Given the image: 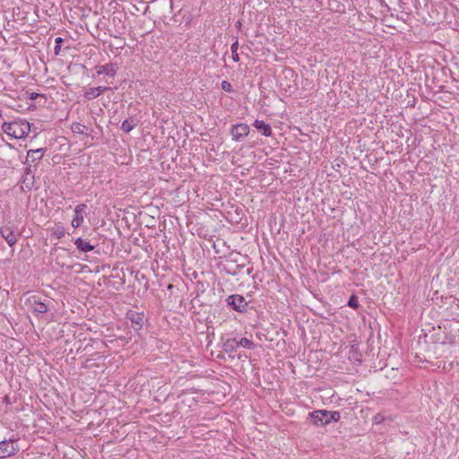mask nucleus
<instances>
[{
	"mask_svg": "<svg viewBox=\"0 0 459 459\" xmlns=\"http://www.w3.org/2000/svg\"><path fill=\"white\" fill-rule=\"evenodd\" d=\"M1 129L14 139H23L30 132V124L25 119H15L12 122L3 123Z\"/></svg>",
	"mask_w": 459,
	"mask_h": 459,
	"instance_id": "obj_1",
	"label": "nucleus"
},
{
	"mask_svg": "<svg viewBox=\"0 0 459 459\" xmlns=\"http://www.w3.org/2000/svg\"><path fill=\"white\" fill-rule=\"evenodd\" d=\"M46 299H42L39 295L30 296L26 299L27 307L35 315L46 314L48 311V304Z\"/></svg>",
	"mask_w": 459,
	"mask_h": 459,
	"instance_id": "obj_2",
	"label": "nucleus"
},
{
	"mask_svg": "<svg viewBox=\"0 0 459 459\" xmlns=\"http://www.w3.org/2000/svg\"><path fill=\"white\" fill-rule=\"evenodd\" d=\"M19 451L17 441L13 439L0 442V458H6L15 455Z\"/></svg>",
	"mask_w": 459,
	"mask_h": 459,
	"instance_id": "obj_3",
	"label": "nucleus"
},
{
	"mask_svg": "<svg viewBox=\"0 0 459 459\" xmlns=\"http://www.w3.org/2000/svg\"><path fill=\"white\" fill-rule=\"evenodd\" d=\"M313 424L316 426H325L329 424L328 411H315L309 414Z\"/></svg>",
	"mask_w": 459,
	"mask_h": 459,
	"instance_id": "obj_4",
	"label": "nucleus"
},
{
	"mask_svg": "<svg viewBox=\"0 0 459 459\" xmlns=\"http://www.w3.org/2000/svg\"><path fill=\"white\" fill-rule=\"evenodd\" d=\"M86 210L87 205L85 204H81L74 208V216L72 221V226L74 228H79L82 224Z\"/></svg>",
	"mask_w": 459,
	"mask_h": 459,
	"instance_id": "obj_5",
	"label": "nucleus"
},
{
	"mask_svg": "<svg viewBox=\"0 0 459 459\" xmlns=\"http://www.w3.org/2000/svg\"><path fill=\"white\" fill-rule=\"evenodd\" d=\"M249 133V127L247 124H238L231 127L230 134L234 141H240Z\"/></svg>",
	"mask_w": 459,
	"mask_h": 459,
	"instance_id": "obj_6",
	"label": "nucleus"
},
{
	"mask_svg": "<svg viewBox=\"0 0 459 459\" xmlns=\"http://www.w3.org/2000/svg\"><path fill=\"white\" fill-rule=\"evenodd\" d=\"M228 304L239 312L244 311L247 305L244 297L240 295H230L228 298Z\"/></svg>",
	"mask_w": 459,
	"mask_h": 459,
	"instance_id": "obj_7",
	"label": "nucleus"
},
{
	"mask_svg": "<svg viewBox=\"0 0 459 459\" xmlns=\"http://www.w3.org/2000/svg\"><path fill=\"white\" fill-rule=\"evenodd\" d=\"M127 318L131 321L132 326L135 331H139L142 329L144 324L143 314L131 311L127 314Z\"/></svg>",
	"mask_w": 459,
	"mask_h": 459,
	"instance_id": "obj_8",
	"label": "nucleus"
},
{
	"mask_svg": "<svg viewBox=\"0 0 459 459\" xmlns=\"http://www.w3.org/2000/svg\"><path fill=\"white\" fill-rule=\"evenodd\" d=\"M117 70V65L112 63L96 66V72L98 74H106L109 77H115Z\"/></svg>",
	"mask_w": 459,
	"mask_h": 459,
	"instance_id": "obj_9",
	"label": "nucleus"
},
{
	"mask_svg": "<svg viewBox=\"0 0 459 459\" xmlns=\"http://www.w3.org/2000/svg\"><path fill=\"white\" fill-rule=\"evenodd\" d=\"M0 233H1V236L6 240V242L8 243V245L10 247L13 246L16 243V241H17L16 235L14 234L13 230L10 227H2L0 229Z\"/></svg>",
	"mask_w": 459,
	"mask_h": 459,
	"instance_id": "obj_10",
	"label": "nucleus"
},
{
	"mask_svg": "<svg viewBox=\"0 0 459 459\" xmlns=\"http://www.w3.org/2000/svg\"><path fill=\"white\" fill-rule=\"evenodd\" d=\"M109 88L107 87V86H99V87H95V88H90L89 90H87L84 93V97L85 99L87 100H93L95 98H97L98 96H100L101 93L108 91Z\"/></svg>",
	"mask_w": 459,
	"mask_h": 459,
	"instance_id": "obj_11",
	"label": "nucleus"
},
{
	"mask_svg": "<svg viewBox=\"0 0 459 459\" xmlns=\"http://www.w3.org/2000/svg\"><path fill=\"white\" fill-rule=\"evenodd\" d=\"M253 126L261 131L264 136H270L272 134V128L270 125L266 124L263 120H255Z\"/></svg>",
	"mask_w": 459,
	"mask_h": 459,
	"instance_id": "obj_12",
	"label": "nucleus"
},
{
	"mask_svg": "<svg viewBox=\"0 0 459 459\" xmlns=\"http://www.w3.org/2000/svg\"><path fill=\"white\" fill-rule=\"evenodd\" d=\"M74 245L76 246V247L82 251V252H89V251H91L94 249V246H92L91 244H90L89 242L87 241H84L83 239H82L81 238H78L75 241H74Z\"/></svg>",
	"mask_w": 459,
	"mask_h": 459,
	"instance_id": "obj_13",
	"label": "nucleus"
},
{
	"mask_svg": "<svg viewBox=\"0 0 459 459\" xmlns=\"http://www.w3.org/2000/svg\"><path fill=\"white\" fill-rule=\"evenodd\" d=\"M44 153L43 149L30 150L27 153V161L30 160L32 162L41 160Z\"/></svg>",
	"mask_w": 459,
	"mask_h": 459,
	"instance_id": "obj_14",
	"label": "nucleus"
},
{
	"mask_svg": "<svg viewBox=\"0 0 459 459\" xmlns=\"http://www.w3.org/2000/svg\"><path fill=\"white\" fill-rule=\"evenodd\" d=\"M238 347V340L236 338H230L224 342L223 350L226 352H232Z\"/></svg>",
	"mask_w": 459,
	"mask_h": 459,
	"instance_id": "obj_15",
	"label": "nucleus"
},
{
	"mask_svg": "<svg viewBox=\"0 0 459 459\" xmlns=\"http://www.w3.org/2000/svg\"><path fill=\"white\" fill-rule=\"evenodd\" d=\"M136 126V123L133 119H126L123 121L121 129L126 133L130 132Z\"/></svg>",
	"mask_w": 459,
	"mask_h": 459,
	"instance_id": "obj_16",
	"label": "nucleus"
},
{
	"mask_svg": "<svg viewBox=\"0 0 459 459\" xmlns=\"http://www.w3.org/2000/svg\"><path fill=\"white\" fill-rule=\"evenodd\" d=\"M85 126L80 123H73L71 126V130L74 134H84Z\"/></svg>",
	"mask_w": 459,
	"mask_h": 459,
	"instance_id": "obj_17",
	"label": "nucleus"
},
{
	"mask_svg": "<svg viewBox=\"0 0 459 459\" xmlns=\"http://www.w3.org/2000/svg\"><path fill=\"white\" fill-rule=\"evenodd\" d=\"M238 347H244L247 349H253L255 347V343L247 339V338H241L239 341H238Z\"/></svg>",
	"mask_w": 459,
	"mask_h": 459,
	"instance_id": "obj_18",
	"label": "nucleus"
},
{
	"mask_svg": "<svg viewBox=\"0 0 459 459\" xmlns=\"http://www.w3.org/2000/svg\"><path fill=\"white\" fill-rule=\"evenodd\" d=\"M329 423L331 421H338L340 419V413L338 411H328Z\"/></svg>",
	"mask_w": 459,
	"mask_h": 459,
	"instance_id": "obj_19",
	"label": "nucleus"
},
{
	"mask_svg": "<svg viewBox=\"0 0 459 459\" xmlns=\"http://www.w3.org/2000/svg\"><path fill=\"white\" fill-rule=\"evenodd\" d=\"M348 306L353 308H357L359 307L358 299L354 295L351 296L348 301Z\"/></svg>",
	"mask_w": 459,
	"mask_h": 459,
	"instance_id": "obj_20",
	"label": "nucleus"
},
{
	"mask_svg": "<svg viewBox=\"0 0 459 459\" xmlns=\"http://www.w3.org/2000/svg\"><path fill=\"white\" fill-rule=\"evenodd\" d=\"M221 89L227 92H230L232 91L231 84L228 81H222Z\"/></svg>",
	"mask_w": 459,
	"mask_h": 459,
	"instance_id": "obj_21",
	"label": "nucleus"
},
{
	"mask_svg": "<svg viewBox=\"0 0 459 459\" xmlns=\"http://www.w3.org/2000/svg\"><path fill=\"white\" fill-rule=\"evenodd\" d=\"M62 41H63V39H62L61 38H56V40H55V42H56V46L55 47V54H56V55H58V54H59V52H60V48H61V47H60V43H61Z\"/></svg>",
	"mask_w": 459,
	"mask_h": 459,
	"instance_id": "obj_22",
	"label": "nucleus"
},
{
	"mask_svg": "<svg viewBox=\"0 0 459 459\" xmlns=\"http://www.w3.org/2000/svg\"><path fill=\"white\" fill-rule=\"evenodd\" d=\"M238 41L236 40L230 47L231 52H238Z\"/></svg>",
	"mask_w": 459,
	"mask_h": 459,
	"instance_id": "obj_23",
	"label": "nucleus"
},
{
	"mask_svg": "<svg viewBox=\"0 0 459 459\" xmlns=\"http://www.w3.org/2000/svg\"><path fill=\"white\" fill-rule=\"evenodd\" d=\"M232 59L235 62H238L239 61V56H238V52H232Z\"/></svg>",
	"mask_w": 459,
	"mask_h": 459,
	"instance_id": "obj_24",
	"label": "nucleus"
},
{
	"mask_svg": "<svg viewBox=\"0 0 459 459\" xmlns=\"http://www.w3.org/2000/svg\"><path fill=\"white\" fill-rule=\"evenodd\" d=\"M57 238H62L65 235L64 229H61L60 230L56 231Z\"/></svg>",
	"mask_w": 459,
	"mask_h": 459,
	"instance_id": "obj_25",
	"label": "nucleus"
},
{
	"mask_svg": "<svg viewBox=\"0 0 459 459\" xmlns=\"http://www.w3.org/2000/svg\"><path fill=\"white\" fill-rule=\"evenodd\" d=\"M38 94L37 93H33L30 97L31 100H35L37 98Z\"/></svg>",
	"mask_w": 459,
	"mask_h": 459,
	"instance_id": "obj_26",
	"label": "nucleus"
}]
</instances>
